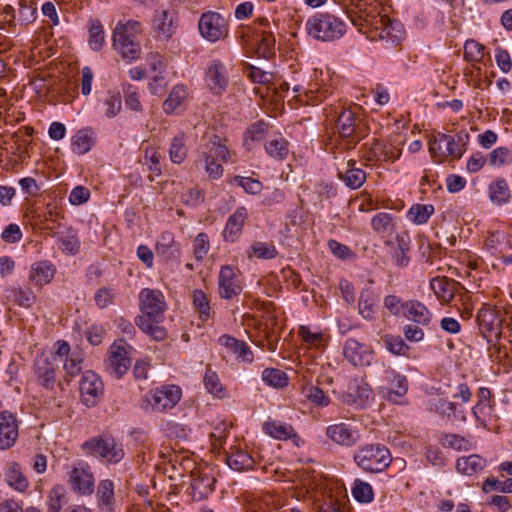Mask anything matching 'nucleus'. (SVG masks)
I'll return each mask as SVG.
<instances>
[{
    "label": "nucleus",
    "mask_w": 512,
    "mask_h": 512,
    "mask_svg": "<svg viewBox=\"0 0 512 512\" xmlns=\"http://www.w3.org/2000/svg\"><path fill=\"white\" fill-rule=\"evenodd\" d=\"M142 315L136 318V325L155 341L167 338V331L159 323L163 320L165 302L163 294L158 290L143 289L139 294Z\"/></svg>",
    "instance_id": "nucleus-1"
},
{
    "label": "nucleus",
    "mask_w": 512,
    "mask_h": 512,
    "mask_svg": "<svg viewBox=\"0 0 512 512\" xmlns=\"http://www.w3.org/2000/svg\"><path fill=\"white\" fill-rule=\"evenodd\" d=\"M338 147L342 150H352L367 135V129L350 108L342 109L336 119Z\"/></svg>",
    "instance_id": "nucleus-2"
},
{
    "label": "nucleus",
    "mask_w": 512,
    "mask_h": 512,
    "mask_svg": "<svg viewBox=\"0 0 512 512\" xmlns=\"http://www.w3.org/2000/svg\"><path fill=\"white\" fill-rule=\"evenodd\" d=\"M305 29L308 35L314 39L333 41L344 35L346 24L331 13L321 12L308 18Z\"/></svg>",
    "instance_id": "nucleus-3"
},
{
    "label": "nucleus",
    "mask_w": 512,
    "mask_h": 512,
    "mask_svg": "<svg viewBox=\"0 0 512 512\" xmlns=\"http://www.w3.org/2000/svg\"><path fill=\"white\" fill-rule=\"evenodd\" d=\"M353 459L362 470L369 473H380L388 468L392 462L389 449L379 443L359 447Z\"/></svg>",
    "instance_id": "nucleus-4"
},
{
    "label": "nucleus",
    "mask_w": 512,
    "mask_h": 512,
    "mask_svg": "<svg viewBox=\"0 0 512 512\" xmlns=\"http://www.w3.org/2000/svg\"><path fill=\"white\" fill-rule=\"evenodd\" d=\"M82 447L88 454L109 464H117L125 456L123 444L108 435L93 437L86 441Z\"/></svg>",
    "instance_id": "nucleus-5"
},
{
    "label": "nucleus",
    "mask_w": 512,
    "mask_h": 512,
    "mask_svg": "<svg viewBox=\"0 0 512 512\" xmlns=\"http://www.w3.org/2000/svg\"><path fill=\"white\" fill-rule=\"evenodd\" d=\"M505 321L506 319L502 317L500 309L487 304L479 309L476 316L478 329L487 343H494L499 340L502 325Z\"/></svg>",
    "instance_id": "nucleus-6"
},
{
    "label": "nucleus",
    "mask_w": 512,
    "mask_h": 512,
    "mask_svg": "<svg viewBox=\"0 0 512 512\" xmlns=\"http://www.w3.org/2000/svg\"><path fill=\"white\" fill-rule=\"evenodd\" d=\"M430 287L442 303H453L454 306H457L458 302L464 303L468 293L461 283L447 277L432 278Z\"/></svg>",
    "instance_id": "nucleus-7"
},
{
    "label": "nucleus",
    "mask_w": 512,
    "mask_h": 512,
    "mask_svg": "<svg viewBox=\"0 0 512 512\" xmlns=\"http://www.w3.org/2000/svg\"><path fill=\"white\" fill-rule=\"evenodd\" d=\"M201 36L210 42H216L228 36V24L219 13L208 11L201 15L198 22Z\"/></svg>",
    "instance_id": "nucleus-8"
},
{
    "label": "nucleus",
    "mask_w": 512,
    "mask_h": 512,
    "mask_svg": "<svg viewBox=\"0 0 512 512\" xmlns=\"http://www.w3.org/2000/svg\"><path fill=\"white\" fill-rule=\"evenodd\" d=\"M113 47L123 59L131 61L138 59L141 46L135 36L127 32L122 24L118 23L113 32Z\"/></svg>",
    "instance_id": "nucleus-9"
},
{
    "label": "nucleus",
    "mask_w": 512,
    "mask_h": 512,
    "mask_svg": "<svg viewBox=\"0 0 512 512\" xmlns=\"http://www.w3.org/2000/svg\"><path fill=\"white\" fill-rule=\"evenodd\" d=\"M181 398V389L175 385H166L155 389L147 398L153 411L163 412L173 408Z\"/></svg>",
    "instance_id": "nucleus-10"
},
{
    "label": "nucleus",
    "mask_w": 512,
    "mask_h": 512,
    "mask_svg": "<svg viewBox=\"0 0 512 512\" xmlns=\"http://www.w3.org/2000/svg\"><path fill=\"white\" fill-rule=\"evenodd\" d=\"M79 391L82 402L88 407H93L100 401L103 395V382L93 371H86L81 377Z\"/></svg>",
    "instance_id": "nucleus-11"
},
{
    "label": "nucleus",
    "mask_w": 512,
    "mask_h": 512,
    "mask_svg": "<svg viewBox=\"0 0 512 512\" xmlns=\"http://www.w3.org/2000/svg\"><path fill=\"white\" fill-rule=\"evenodd\" d=\"M343 356L355 367H367L372 363L374 351L368 345L349 338L344 343Z\"/></svg>",
    "instance_id": "nucleus-12"
},
{
    "label": "nucleus",
    "mask_w": 512,
    "mask_h": 512,
    "mask_svg": "<svg viewBox=\"0 0 512 512\" xmlns=\"http://www.w3.org/2000/svg\"><path fill=\"white\" fill-rule=\"evenodd\" d=\"M69 484L80 495H90L94 491V476L91 467L82 461L75 463L70 472Z\"/></svg>",
    "instance_id": "nucleus-13"
},
{
    "label": "nucleus",
    "mask_w": 512,
    "mask_h": 512,
    "mask_svg": "<svg viewBox=\"0 0 512 512\" xmlns=\"http://www.w3.org/2000/svg\"><path fill=\"white\" fill-rule=\"evenodd\" d=\"M127 354L122 340L115 342L110 348L107 370L117 379L121 378L131 365V360Z\"/></svg>",
    "instance_id": "nucleus-14"
},
{
    "label": "nucleus",
    "mask_w": 512,
    "mask_h": 512,
    "mask_svg": "<svg viewBox=\"0 0 512 512\" xmlns=\"http://www.w3.org/2000/svg\"><path fill=\"white\" fill-rule=\"evenodd\" d=\"M152 30L157 39L169 40L176 31L175 14L169 10H156L152 17Z\"/></svg>",
    "instance_id": "nucleus-15"
},
{
    "label": "nucleus",
    "mask_w": 512,
    "mask_h": 512,
    "mask_svg": "<svg viewBox=\"0 0 512 512\" xmlns=\"http://www.w3.org/2000/svg\"><path fill=\"white\" fill-rule=\"evenodd\" d=\"M439 141H442L444 151L443 158L453 157L460 159L467 150V144L469 141V133L466 131H460L455 137L445 134L438 133Z\"/></svg>",
    "instance_id": "nucleus-16"
},
{
    "label": "nucleus",
    "mask_w": 512,
    "mask_h": 512,
    "mask_svg": "<svg viewBox=\"0 0 512 512\" xmlns=\"http://www.w3.org/2000/svg\"><path fill=\"white\" fill-rule=\"evenodd\" d=\"M218 284L220 296L224 299H232L242 291L239 277L232 266H223L221 268Z\"/></svg>",
    "instance_id": "nucleus-17"
},
{
    "label": "nucleus",
    "mask_w": 512,
    "mask_h": 512,
    "mask_svg": "<svg viewBox=\"0 0 512 512\" xmlns=\"http://www.w3.org/2000/svg\"><path fill=\"white\" fill-rule=\"evenodd\" d=\"M206 81L210 90L215 94H222L229 83L227 70L224 64L218 60H212L207 67Z\"/></svg>",
    "instance_id": "nucleus-18"
},
{
    "label": "nucleus",
    "mask_w": 512,
    "mask_h": 512,
    "mask_svg": "<svg viewBox=\"0 0 512 512\" xmlns=\"http://www.w3.org/2000/svg\"><path fill=\"white\" fill-rule=\"evenodd\" d=\"M56 367L55 362L45 356L37 357L34 362V373L37 383L47 390H52L56 383Z\"/></svg>",
    "instance_id": "nucleus-19"
},
{
    "label": "nucleus",
    "mask_w": 512,
    "mask_h": 512,
    "mask_svg": "<svg viewBox=\"0 0 512 512\" xmlns=\"http://www.w3.org/2000/svg\"><path fill=\"white\" fill-rule=\"evenodd\" d=\"M18 438V421L8 411L0 413V449L12 447Z\"/></svg>",
    "instance_id": "nucleus-20"
},
{
    "label": "nucleus",
    "mask_w": 512,
    "mask_h": 512,
    "mask_svg": "<svg viewBox=\"0 0 512 512\" xmlns=\"http://www.w3.org/2000/svg\"><path fill=\"white\" fill-rule=\"evenodd\" d=\"M326 436L334 443L351 447L359 441V433L346 423L333 424L327 427Z\"/></svg>",
    "instance_id": "nucleus-21"
},
{
    "label": "nucleus",
    "mask_w": 512,
    "mask_h": 512,
    "mask_svg": "<svg viewBox=\"0 0 512 512\" xmlns=\"http://www.w3.org/2000/svg\"><path fill=\"white\" fill-rule=\"evenodd\" d=\"M248 217L246 207H238L227 219L223 238L226 242H235L242 234L244 224Z\"/></svg>",
    "instance_id": "nucleus-22"
},
{
    "label": "nucleus",
    "mask_w": 512,
    "mask_h": 512,
    "mask_svg": "<svg viewBox=\"0 0 512 512\" xmlns=\"http://www.w3.org/2000/svg\"><path fill=\"white\" fill-rule=\"evenodd\" d=\"M401 156V149L392 143H383L375 140L373 145L365 153L367 161H385L394 162Z\"/></svg>",
    "instance_id": "nucleus-23"
},
{
    "label": "nucleus",
    "mask_w": 512,
    "mask_h": 512,
    "mask_svg": "<svg viewBox=\"0 0 512 512\" xmlns=\"http://www.w3.org/2000/svg\"><path fill=\"white\" fill-rule=\"evenodd\" d=\"M218 342L233 353L238 361L248 364L253 362V352L245 341L225 334L219 337Z\"/></svg>",
    "instance_id": "nucleus-24"
},
{
    "label": "nucleus",
    "mask_w": 512,
    "mask_h": 512,
    "mask_svg": "<svg viewBox=\"0 0 512 512\" xmlns=\"http://www.w3.org/2000/svg\"><path fill=\"white\" fill-rule=\"evenodd\" d=\"M376 30L377 36L381 40H386L392 44H397L403 39L404 31L399 23H394L386 15L380 17Z\"/></svg>",
    "instance_id": "nucleus-25"
},
{
    "label": "nucleus",
    "mask_w": 512,
    "mask_h": 512,
    "mask_svg": "<svg viewBox=\"0 0 512 512\" xmlns=\"http://www.w3.org/2000/svg\"><path fill=\"white\" fill-rule=\"evenodd\" d=\"M226 140L218 135H211L208 137L207 142L201 146V154L208 155L216 160L226 162L230 157V151L228 150Z\"/></svg>",
    "instance_id": "nucleus-26"
},
{
    "label": "nucleus",
    "mask_w": 512,
    "mask_h": 512,
    "mask_svg": "<svg viewBox=\"0 0 512 512\" xmlns=\"http://www.w3.org/2000/svg\"><path fill=\"white\" fill-rule=\"evenodd\" d=\"M338 176L345 185L351 189L360 188L366 180V173L362 169L356 167L355 160H349L345 170H340L338 172Z\"/></svg>",
    "instance_id": "nucleus-27"
},
{
    "label": "nucleus",
    "mask_w": 512,
    "mask_h": 512,
    "mask_svg": "<svg viewBox=\"0 0 512 512\" xmlns=\"http://www.w3.org/2000/svg\"><path fill=\"white\" fill-rule=\"evenodd\" d=\"M402 316L420 325H427L431 320L429 310L422 303L414 300L404 302Z\"/></svg>",
    "instance_id": "nucleus-28"
},
{
    "label": "nucleus",
    "mask_w": 512,
    "mask_h": 512,
    "mask_svg": "<svg viewBox=\"0 0 512 512\" xmlns=\"http://www.w3.org/2000/svg\"><path fill=\"white\" fill-rule=\"evenodd\" d=\"M263 430L266 434L275 438L277 440H288L297 437V433L295 432L292 425L276 421L269 420L263 424Z\"/></svg>",
    "instance_id": "nucleus-29"
},
{
    "label": "nucleus",
    "mask_w": 512,
    "mask_h": 512,
    "mask_svg": "<svg viewBox=\"0 0 512 512\" xmlns=\"http://www.w3.org/2000/svg\"><path fill=\"white\" fill-rule=\"evenodd\" d=\"M378 296L371 288H365L361 291L358 301V310L360 315L366 320H372L376 313Z\"/></svg>",
    "instance_id": "nucleus-30"
},
{
    "label": "nucleus",
    "mask_w": 512,
    "mask_h": 512,
    "mask_svg": "<svg viewBox=\"0 0 512 512\" xmlns=\"http://www.w3.org/2000/svg\"><path fill=\"white\" fill-rule=\"evenodd\" d=\"M265 151L271 158L283 161L290 153L289 142L281 135H276L265 143Z\"/></svg>",
    "instance_id": "nucleus-31"
},
{
    "label": "nucleus",
    "mask_w": 512,
    "mask_h": 512,
    "mask_svg": "<svg viewBox=\"0 0 512 512\" xmlns=\"http://www.w3.org/2000/svg\"><path fill=\"white\" fill-rule=\"evenodd\" d=\"M490 200L497 205H503L510 201L511 192L507 181L503 178H498L491 182L488 187Z\"/></svg>",
    "instance_id": "nucleus-32"
},
{
    "label": "nucleus",
    "mask_w": 512,
    "mask_h": 512,
    "mask_svg": "<svg viewBox=\"0 0 512 512\" xmlns=\"http://www.w3.org/2000/svg\"><path fill=\"white\" fill-rule=\"evenodd\" d=\"M486 466V460L476 454L461 457L456 462V469L459 473L471 476L483 470Z\"/></svg>",
    "instance_id": "nucleus-33"
},
{
    "label": "nucleus",
    "mask_w": 512,
    "mask_h": 512,
    "mask_svg": "<svg viewBox=\"0 0 512 512\" xmlns=\"http://www.w3.org/2000/svg\"><path fill=\"white\" fill-rule=\"evenodd\" d=\"M93 135L94 133L91 129L84 128L78 130L72 137V150L79 155L89 152L94 145Z\"/></svg>",
    "instance_id": "nucleus-34"
},
{
    "label": "nucleus",
    "mask_w": 512,
    "mask_h": 512,
    "mask_svg": "<svg viewBox=\"0 0 512 512\" xmlns=\"http://www.w3.org/2000/svg\"><path fill=\"white\" fill-rule=\"evenodd\" d=\"M156 253L166 260L175 259L179 256V248L175 244L172 233L164 232L161 234L156 243Z\"/></svg>",
    "instance_id": "nucleus-35"
},
{
    "label": "nucleus",
    "mask_w": 512,
    "mask_h": 512,
    "mask_svg": "<svg viewBox=\"0 0 512 512\" xmlns=\"http://www.w3.org/2000/svg\"><path fill=\"white\" fill-rule=\"evenodd\" d=\"M54 274V266L49 262L41 261L31 267L29 278L35 284L42 286L49 283L54 277Z\"/></svg>",
    "instance_id": "nucleus-36"
},
{
    "label": "nucleus",
    "mask_w": 512,
    "mask_h": 512,
    "mask_svg": "<svg viewBox=\"0 0 512 512\" xmlns=\"http://www.w3.org/2000/svg\"><path fill=\"white\" fill-rule=\"evenodd\" d=\"M215 478L209 475L194 477L191 483L192 497L194 500H202L214 490Z\"/></svg>",
    "instance_id": "nucleus-37"
},
{
    "label": "nucleus",
    "mask_w": 512,
    "mask_h": 512,
    "mask_svg": "<svg viewBox=\"0 0 512 512\" xmlns=\"http://www.w3.org/2000/svg\"><path fill=\"white\" fill-rule=\"evenodd\" d=\"M188 97L187 88L184 85H176L169 92L168 97L163 103V110L166 114H172L180 107Z\"/></svg>",
    "instance_id": "nucleus-38"
},
{
    "label": "nucleus",
    "mask_w": 512,
    "mask_h": 512,
    "mask_svg": "<svg viewBox=\"0 0 512 512\" xmlns=\"http://www.w3.org/2000/svg\"><path fill=\"white\" fill-rule=\"evenodd\" d=\"M96 496L98 504L102 509L109 512L112 510L114 504V484L111 480L105 479L99 482L97 487Z\"/></svg>",
    "instance_id": "nucleus-39"
},
{
    "label": "nucleus",
    "mask_w": 512,
    "mask_h": 512,
    "mask_svg": "<svg viewBox=\"0 0 512 512\" xmlns=\"http://www.w3.org/2000/svg\"><path fill=\"white\" fill-rule=\"evenodd\" d=\"M396 250L392 256L393 263L398 267H405L409 263L407 252L410 250V238L403 233L396 236Z\"/></svg>",
    "instance_id": "nucleus-40"
},
{
    "label": "nucleus",
    "mask_w": 512,
    "mask_h": 512,
    "mask_svg": "<svg viewBox=\"0 0 512 512\" xmlns=\"http://www.w3.org/2000/svg\"><path fill=\"white\" fill-rule=\"evenodd\" d=\"M262 381L275 389H282L288 385L289 378L287 374L278 368H266L261 374Z\"/></svg>",
    "instance_id": "nucleus-41"
},
{
    "label": "nucleus",
    "mask_w": 512,
    "mask_h": 512,
    "mask_svg": "<svg viewBox=\"0 0 512 512\" xmlns=\"http://www.w3.org/2000/svg\"><path fill=\"white\" fill-rule=\"evenodd\" d=\"M256 53L258 57L269 59L275 54V37L270 31L257 34Z\"/></svg>",
    "instance_id": "nucleus-42"
},
{
    "label": "nucleus",
    "mask_w": 512,
    "mask_h": 512,
    "mask_svg": "<svg viewBox=\"0 0 512 512\" xmlns=\"http://www.w3.org/2000/svg\"><path fill=\"white\" fill-rule=\"evenodd\" d=\"M269 131V124L259 120L249 126L244 134L243 144L247 149L252 148V143L262 140Z\"/></svg>",
    "instance_id": "nucleus-43"
},
{
    "label": "nucleus",
    "mask_w": 512,
    "mask_h": 512,
    "mask_svg": "<svg viewBox=\"0 0 512 512\" xmlns=\"http://www.w3.org/2000/svg\"><path fill=\"white\" fill-rule=\"evenodd\" d=\"M47 512H60L68 505V496L63 486H55L48 495Z\"/></svg>",
    "instance_id": "nucleus-44"
},
{
    "label": "nucleus",
    "mask_w": 512,
    "mask_h": 512,
    "mask_svg": "<svg viewBox=\"0 0 512 512\" xmlns=\"http://www.w3.org/2000/svg\"><path fill=\"white\" fill-rule=\"evenodd\" d=\"M89 40L88 44L93 51L102 50L105 44L104 29L101 22L97 19L89 21Z\"/></svg>",
    "instance_id": "nucleus-45"
},
{
    "label": "nucleus",
    "mask_w": 512,
    "mask_h": 512,
    "mask_svg": "<svg viewBox=\"0 0 512 512\" xmlns=\"http://www.w3.org/2000/svg\"><path fill=\"white\" fill-rule=\"evenodd\" d=\"M434 213V207L430 204H414L407 212L410 221L417 225L425 224Z\"/></svg>",
    "instance_id": "nucleus-46"
},
{
    "label": "nucleus",
    "mask_w": 512,
    "mask_h": 512,
    "mask_svg": "<svg viewBox=\"0 0 512 512\" xmlns=\"http://www.w3.org/2000/svg\"><path fill=\"white\" fill-rule=\"evenodd\" d=\"M278 255L276 247L272 243L261 241L254 242L247 251L248 258L273 259Z\"/></svg>",
    "instance_id": "nucleus-47"
},
{
    "label": "nucleus",
    "mask_w": 512,
    "mask_h": 512,
    "mask_svg": "<svg viewBox=\"0 0 512 512\" xmlns=\"http://www.w3.org/2000/svg\"><path fill=\"white\" fill-rule=\"evenodd\" d=\"M188 153V148L186 146L184 134L176 135L170 144L169 148V156L173 163L180 164L182 163Z\"/></svg>",
    "instance_id": "nucleus-48"
},
{
    "label": "nucleus",
    "mask_w": 512,
    "mask_h": 512,
    "mask_svg": "<svg viewBox=\"0 0 512 512\" xmlns=\"http://www.w3.org/2000/svg\"><path fill=\"white\" fill-rule=\"evenodd\" d=\"M193 306L202 321L211 317V306L207 295L202 290H194L192 294Z\"/></svg>",
    "instance_id": "nucleus-49"
},
{
    "label": "nucleus",
    "mask_w": 512,
    "mask_h": 512,
    "mask_svg": "<svg viewBox=\"0 0 512 512\" xmlns=\"http://www.w3.org/2000/svg\"><path fill=\"white\" fill-rule=\"evenodd\" d=\"M58 241H59V248L63 252L69 253L72 255L79 252L80 241L77 237V233L74 230L69 229L66 232L60 233V235L58 236Z\"/></svg>",
    "instance_id": "nucleus-50"
},
{
    "label": "nucleus",
    "mask_w": 512,
    "mask_h": 512,
    "mask_svg": "<svg viewBox=\"0 0 512 512\" xmlns=\"http://www.w3.org/2000/svg\"><path fill=\"white\" fill-rule=\"evenodd\" d=\"M348 395L359 405H364L372 397V389L367 383L354 381L349 384Z\"/></svg>",
    "instance_id": "nucleus-51"
},
{
    "label": "nucleus",
    "mask_w": 512,
    "mask_h": 512,
    "mask_svg": "<svg viewBox=\"0 0 512 512\" xmlns=\"http://www.w3.org/2000/svg\"><path fill=\"white\" fill-rule=\"evenodd\" d=\"M299 335L308 348L323 349L327 344V340L321 332H311L307 326L299 327Z\"/></svg>",
    "instance_id": "nucleus-52"
},
{
    "label": "nucleus",
    "mask_w": 512,
    "mask_h": 512,
    "mask_svg": "<svg viewBox=\"0 0 512 512\" xmlns=\"http://www.w3.org/2000/svg\"><path fill=\"white\" fill-rule=\"evenodd\" d=\"M8 484L15 490L23 492L28 488V480L21 473L17 464H13L6 474Z\"/></svg>",
    "instance_id": "nucleus-53"
},
{
    "label": "nucleus",
    "mask_w": 512,
    "mask_h": 512,
    "mask_svg": "<svg viewBox=\"0 0 512 512\" xmlns=\"http://www.w3.org/2000/svg\"><path fill=\"white\" fill-rule=\"evenodd\" d=\"M391 375V388H389L388 399L394 400L393 396L401 397L405 395L408 388V383L406 377L397 374L393 371L390 372Z\"/></svg>",
    "instance_id": "nucleus-54"
},
{
    "label": "nucleus",
    "mask_w": 512,
    "mask_h": 512,
    "mask_svg": "<svg viewBox=\"0 0 512 512\" xmlns=\"http://www.w3.org/2000/svg\"><path fill=\"white\" fill-rule=\"evenodd\" d=\"M371 225L377 233L391 232L394 228L393 217L389 213H378L372 218Z\"/></svg>",
    "instance_id": "nucleus-55"
},
{
    "label": "nucleus",
    "mask_w": 512,
    "mask_h": 512,
    "mask_svg": "<svg viewBox=\"0 0 512 512\" xmlns=\"http://www.w3.org/2000/svg\"><path fill=\"white\" fill-rule=\"evenodd\" d=\"M386 349L394 355H405L408 346L400 336L386 334L382 337Z\"/></svg>",
    "instance_id": "nucleus-56"
},
{
    "label": "nucleus",
    "mask_w": 512,
    "mask_h": 512,
    "mask_svg": "<svg viewBox=\"0 0 512 512\" xmlns=\"http://www.w3.org/2000/svg\"><path fill=\"white\" fill-rule=\"evenodd\" d=\"M482 491L484 493L491 491L512 493V478H508L504 481H499L496 478H487L482 484Z\"/></svg>",
    "instance_id": "nucleus-57"
},
{
    "label": "nucleus",
    "mask_w": 512,
    "mask_h": 512,
    "mask_svg": "<svg viewBox=\"0 0 512 512\" xmlns=\"http://www.w3.org/2000/svg\"><path fill=\"white\" fill-rule=\"evenodd\" d=\"M352 495L358 502L369 503L373 499V490L370 484L361 480H355Z\"/></svg>",
    "instance_id": "nucleus-58"
},
{
    "label": "nucleus",
    "mask_w": 512,
    "mask_h": 512,
    "mask_svg": "<svg viewBox=\"0 0 512 512\" xmlns=\"http://www.w3.org/2000/svg\"><path fill=\"white\" fill-rule=\"evenodd\" d=\"M227 463L233 470L243 471L252 465V458L247 453L238 451L228 456Z\"/></svg>",
    "instance_id": "nucleus-59"
},
{
    "label": "nucleus",
    "mask_w": 512,
    "mask_h": 512,
    "mask_svg": "<svg viewBox=\"0 0 512 512\" xmlns=\"http://www.w3.org/2000/svg\"><path fill=\"white\" fill-rule=\"evenodd\" d=\"M37 5L33 0H19V18L22 23L29 24L36 19Z\"/></svg>",
    "instance_id": "nucleus-60"
},
{
    "label": "nucleus",
    "mask_w": 512,
    "mask_h": 512,
    "mask_svg": "<svg viewBox=\"0 0 512 512\" xmlns=\"http://www.w3.org/2000/svg\"><path fill=\"white\" fill-rule=\"evenodd\" d=\"M441 444L457 451L469 450L471 446L469 440L457 434H445L441 439Z\"/></svg>",
    "instance_id": "nucleus-61"
},
{
    "label": "nucleus",
    "mask_w": 512,
    "mask_h": 512,
    "mask_svg": "<svg viewBox=\"0 0 512 512\" xmlns=\"http://www.w3.org/2000/svg\"><path fill=\"white\" fill-rule=\"evenodd\" d=\"M233 181L248 194L257 195L263 189L262 183L251 177L235 176Z\"/></svg>",
    "instance_id": "nucleus-62"
},
{
    "label": "nucleus",
    "mask_w": 512,
    "mask_h": 512,
    "mask_svg": "<svg viewBox=\"0 0 512 512\" xmlns=\"http://www.w3.org/2000/svg\"><path fill=\"white\" fill-rule=\"evenodd\" d=\"M104 104L106 105L105 115L108 118L115 117L122 109V99L118 92H109Z\"/></svg>",
    "instance_id": "nucleus-63"
},
{
    "label": "nucleus",
    "mask_w": 512,
    "mask_h": 512,
    "mask_svg": "<svg viewBox=\"0 0 512 512\" xmlns=\"http://www.w3.org/2000/svg\"><path fill=\"white\" fill-rule=\"evenodd\" d=\"M506 239V234L500 231L490 233L485 239V248L492 254L501 253V245Z\"/></svg>",
    "instance_id": "nucleus-64"
}]
</instances>
